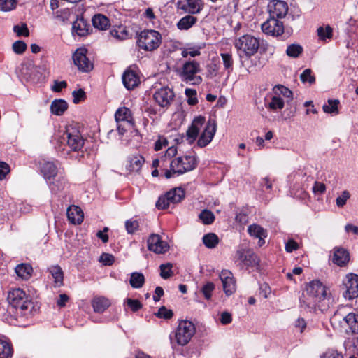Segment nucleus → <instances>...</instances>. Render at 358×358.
I'll list each match as a JSON object with an SVG mask.
<instances>
[{
    "label": "nucleus",
    "instance_id": "nucleus-38",
    "mask_svg": "<svg viewBox=\"0 0 358 358\" xmlns=\"http://www.w3.org/2000/svg\"><path fill=\"white\" fill-rule=\"evenodd\" d=\"M346 324L352 334H358V314L348 312Z\"/></svg>",
    "mask_w": 358,
    "mask_h": 358
},
{
    "label": "nucleus",
    "instance_id": "nucleus-18",
    "mask_svg": "<svg viewBox=\"0 0 358 358\" xmlns=\"http://www.w3.org/2000/svg\"><path fill=\"white\" fill-rule=\"evenodd\" d=\"M215 132V122L214 120L210 119L208 122V124L199 137L197 144L200 147H204L207 144H208Z\"/></svg>",
    "mask_w": 358,
    "mask_h": 358
},
{
    "label": "nucleus",
    "instance_id": "nucleus-36",
    "mask_svg": "<svg viewBox=\"0 0 358 358\" xmlns=\"http://www.w3.org/2000/svg\"><path fill=\"white\" fill-rule=\"evenodd\" d=\"M87 27V22L83 19L78 20L73 24V31L80 36H84L88 34Z\"/></svg>",
    "mask_w": 358,
    "mask_h": 358
},
{
    "label": "nucleus",
    "instance_id": "nucleus-23",
    "mask_svg": "<svg viewBox=\"0 0 358 358\" xmlns=\"http://www.w3.org/2000/svg\"><path fill=\"white\" fill-rule=\"evenodd\" d=\"M350 260L348 252L343 248H335L332 257V262L338 266H345Z\"/></svg>",
    "mask_w": 358,
    "mask_h": 358
},
{
    "label": "nucleus",
    "instance_id": "nucleus-48",
    "mask_svg": "<svg viewBox=\"0 0 358 358\" xmlns=\"http://www.w3.org/2000/svg\"><path fill=\"white\" fill-rule=\"evenodd\" d=\"M317 34L320 38L322 40H325L326 38H331L332 29L329 25H327L325 28L320 27L317 29Z\"/></svg>",
    "mask_w": 358,
    "mask_h": 358
},
{
    "label": "nucleus",
    "instance_id": "nucleus-33",
    "mask_svg": "<svg viewBox=\"0 0 358 358\" xmlns=\"http://www.w3.org/2000/svg\"><path fill=\"white\" fill-rule=\"evenodd\" d=\"M41 172L46 179H50L57 175V169L54 163L45 162L42 164Z\"/></svg>",
    "mask_w": 358,
    "mask_h": 358
},
{
    "label": "nucleus",
    "instance_id": "nucleus-5",
    "mask_svg": "<svg viewBox=\"0 0 358 358\" xmlns=\"http://www.w3.org/2000/svg\"><path fill=\"white\" fill-rule=\"evenodd\" d=\"M235 47L247 57L254 55L259 48V39L250 34H245L235 41Z\"/></svg>",
    "mask_w": 358,
    "mask_h": 358
},
{
    "label": "nucleus",
    "instance_id": "nucleus-59",
    "mask_svg": "<svg viewBox=\"0 0 358 358\" xmlns=\"http://www.w3.org/2000/svg\"><path fill=\"white\" fill-rule=\"evenodd\" d=\"M13 30L18 36H28L29 34V31L26 24H22V26L15 25Z\"/></svg>",
    "mask_w": 358,
    "mask_h": 358
},
{
    "label": "nucleus",
    "instance_id": "nucleus-15",
    "mask_svg": "<svg viewBox=\"0 0 358 358\" xmlns=\"http://www.w3.org/2000/svg\"><path fill=\"white\" fill-rule=\"evenodd\" d=\"M268 10L270 17L275 19L282 18L286 16L288 12V6L284 1L272 0L268 5Z\"/></svg>",
    "mask_w": 358,
    "mask_h": 358
},
{
    "label": "nucleus",
    "instance_id": "nucleus-30",
    "mask_svg": "<svg viewBox=\"0 0 358 358\" xmlns=\"http://www.w3.org/2000/svg\"><path fill=\"white\" fill-rule=\"evenodd\" d=\"M166 195L168 197V201L171 203H178L180 202L185 197V192L182 188L178 187L168 192Z\"/></svg>",
    "mask_w": 358,
    "mask_h": 358
},
{
    "label": "nucleus",
    "instance_id": "nucleus-55",
    "mask_svg": "<svg viewBox=\"0 0 358 358\" xmlns=\"http://www.w3.org/2000/svg\"><path fill=\"white\" fill-rule=\"evenodd\" d=\"M350 197V194L348 191L345 190L342 192L341 196H338L336 199V203L338 207L342 208L343 207L348 199Z\"/></svg>",
    "mask_w": 358,
    "mask_h": 358
},
{
    "label": "nucleus",
    "instance_id": "nucleus-22",
    "mask_svg": "<svg viewBox=\"0 0 358 358\" xmlns=\"http://www.w3.org/2000/svg\"><path fill=\"white\" fill-rule=\"evenodd\" d=\"M115 117L117 123L124 122H126L129 127H133L135 124L131 112L127 107L120 108L116 111Z\"/></svg>",
    "mask_w": 358,
    "mask_h": 358
},
{
    "label": "nucleus",
    "instance_id": "nucleus-62",
    "mask_svg": "<svg viewBox=\"0 0 358 358\" xmlns=\"http://www.w3.org/2000/svg\"><path fill=\"white\" fill-rule=\"evenodd\" d=\"M9 172V165L4 162H0V180H3Z\"/></svg>",
    "mask_w": 358,
    "mask_h": 358
},
{
    "label": "nucleus",
    "instance_id": "nucleus-61",
    "mask_svg": "<svg viewBox=\"0 0 358 358\" xmlns=\"http://www.w3.org/2000/svg\"><path fill=\"white\" fill-rule=\"evenodd\" d=\"M167 199L168 197L166 194L164 196L159 197L156 203V207L159 209L167 208L170 205L169 201Z\"/></svg>",
    "mask_w": 358,
    "mask_h": 358
},
{
    "label": "nucleus",
    "instance_id": "nucleus-10",
    "mask_svg": "<svg viewBox=\"0 0 358 358\" xmlns=\"http://www.w3.org/2000/svg\"><path fill=\"white\" fill-rule=\"evenodd\" d=\"M87 49L78 48L73 55L74 64L83 72H89L93 69V64L87 57Z\"/></svg>",
    "mask_w": 358,
    "mask_h": 358
},
{
    "label": "nucleus",
    "instance_id": "nucleus-41",
    "mask_svg": "<svg viewBox=\"0 0 358 358\" xmlns=\"http://www.w3.org/2000/svg\"><path fill=\"white\" fill-rule=\"evenodd\" d=\"M203 243L207 248H214L219 243V238L216 234L209 233L203 237Z\"/></svg>",
    "mask_w": 358,
    "mask_h": 358
},
{
    "label": "nucleus",
    "instance_id": "nucleus-9",
    "mask_svg": "<svg viewBox=\"0 0 358 358\" xmlns=\"http://www.w3.org/2000/svg\"><path fill=\"white\" fill-rule=\"evenodd\" d=\"M236 258L247 267L259 265V259L255 252L250 248H239L236 251Z\"/></svg>",
    "mask_w": 358,
    "mask_h": 358
},
{
    "label": "nucleus",
    "instance_id": "nucleus-44",
    "mask_svg": "<svg viewBox=\"0 0 358 358\" xmlns=\"http://www.w3.org/2000/svg\"><path fill=\"white\" fill-rule=\"evenodd\" d=\"M199 218L201 220L202 223L208 225L212 224L215 220L214 214L208 210H203L199 215Z\"/></svg>",
    "mask_w": 358,
    "mask_h": 358
},
{
    "label": "nucleus",
    "instance_id": "nucleus-43",
    "mask_svg": "<svg viewBox=\"0 0 358 358\" xmlns=\"http://www.w3.org/2000/svg\"><path fill=\"white\" fill-rule=\"evenodd\" d=\"M303 52V48L299 44H291L287 46L286 54L293 58L299 57Z\"/></svg>",
    "mask_w": 358,
    "mask_h": 358
},
{
    "label": "nucleus",
    "instance_id": "nucleus-60",
    "mask_svg": "<svg viewBox=\"0 0 358 358\" xmlns=\"http://www.w3.org/2000/svg\"><path fill=\"white\" fill-rule=\"evenodd\" d=\"M73 97V103H78L80 101L84 100L85 99V92L83 90L79 89L76 91H73L72 93Z\"/></svg>",
    "mask_w": 358,
    "mask_h": 358
},
{
    "label": "nucleus",
    "instance_id": "nucleus-64",
    "mask_svg": "<svg viewBox=\"0 0 358 358\" xmlns=\"http://www.w3.org/2000/svg\"><path fill=\"white\" fill-rule=\"evenodd\" d=\"M321 358H342V356L337 351L329 350L324 352Z\"/></svg>",
    "mask_w": 358,
    "mask_h": 358
},
{
    "label": "nucleus",
    "instance_id": "nucleus-7",
    "mask_svg": "<svg viewBox=\"0 0 358 358\" xmlns=\"http://www.w3.org/2000/svg\"><path fill=\"white\" fill-rule=\"evenodd\" d=\"M195 334L193 323L188 320L181 321L176 331V339L179 345H185L189 343Z\"/></svg>",
    "mask_w": 358,
    "mask_h": 358
},
{
    "label": "nucleus",
    "instance_id": "nucleus-1",
    "mask_svg": "<svg viewBox=\"0 0 358 358\" xmlns=\"http://www.w3.org/2000/svg\"><path fill=\"white\" fill-rule=\"evenodd\" d=\"M333 302L331 294L327 288L318 280H313L306 287L302 294L301 303L306 308L322 312L327 310Z\"/></svg>",
    "mask_w": 358,
    "mask_h": 358
},
{
    "label": "nucleus",
    "instance_id": "nucleus-4",
    "mask_svg": "<svg viewBox=\"0 0 358 358\" xmlns=\"http://www.w3.org/2000/svg\"><path fill=\"white\" fill-rule=\"evenodd\" d=\"M162 35L155 30L147 29L140 32L136 43L139 48L148 52L157 50L162 43Z\"/></svg>",
    "mask_w": 358,
    "mask_h": 358
},
{
    "label": "nucleus",
    "instance_id": "nucleus-42",
    "mask_svg": "<svg viewBox=\"0 0 358 358\" xmlns=\"http://www.w3.org/2000/svg\"><path fill=\"white\" fill-rule=\"evenodd\" d=\"M285 102L282 99L274 94L271 98V101L268 103L266 108L272 110H281L283 108Z\"/></svg>",
    "mask_w": 358,
    "mask_h": 358
},
{
    "label": "nucleus",
    "instance_id": "nucleus-2",
    "mask_svg": "<svg viewBox=\"0 0 358 358\" xmlns=\"http://www.w3.org/2000/svg\"><path fill=\"white\" fill-rule=\"evenodd\" d=\"M196 164L197 161L194 156L177 157L169 162L170 169H164V177L169 179L175 174L180 175L190 171L196 168Z\"/></svg>",
    "mask_w": 358,
    "mask_h": 358
},
{
    "label": "nucleus",
    "instance_id": "nucleus-16",
    "mask_svg": "<svg viewBox=\"0 0 358 358\" xmlns=\"http://www.w3.org/2000/svg\"><path fill=\"white\" fill-rule=\"evenodd\" d=\"M67 144L73 151L80 150L84 145V139L79 131L74 128L67 129L66 131Z\"/></svg>",
    "mask_w": 358,
    "mask_h": 358
},
{
    "label": "nucleus",
    "instance_id": "nucleus-49",
    "mask_svg": "<svg viewBox=\"0 0 358 358\" xmlns=\"http://www.w3.org/2000/svg\"><path fill=\"white\" fill-rule=\"evenodd\" d=\"M17 5V0H0V10L10 11L14 9Z\"/></svg>",
    "mask_w": 358,
    "mask_h": 358
},
{
    "label": "nucleus",
    "instance_id": "nucleus-32",
    "mask_svg": "<svg viewBox=\"0 0 358 358\" xmlns=\"http://www.w3.org/2000/svg\"><path fill=\"white\" fill-rule=\"evenodd\" d=\"M197 22V17L192 15H187L182 17L177 23V27L180 30H187L194 26Z\"/></svg>",
    "mask_w": 358,
    "mask_h": 358
},
{
    "label": "nucleus",
    "instance_id": "nucleus-53",
    "mask_svg": "<svg viewBox=\"0 0 358 358\" xmlns=\"http://www.w3.org/2000/svg\"><path fill=\"white\" fill-rule=\"evenodd\" d=\"M139 227V224L137 220H129L125 222V228L128 234L135 233Z\"/></svg>",
    "mask_w": 358,
    "mask_h": 358
},
{
    "label": "nucleus",
    "instance_id": "nucleus-51",
    "mask_svg": "<svg viewBox=\"0 0 358 358\" xmlns=\"http://www.w3.org/2000/svg\"><path fill=\"white\" fill-rule=\"evenodd\" d=\"M185 95L187 96L189 105L194 106L197 103L196 91L193 89H186Z\"/></svg>",
    "mask_w": 358,
    "mask_h": 358
},
{
    "label": "nucleus",
    "instance_id": "nucleus-37",
    "mask_svg": "<svg viewBox=\"0 0 358 358\" xmlns=\"http://www.w3.org/2000/svg\"><path fill=\"white\" fill-rule=\"evenodd\" d=\"M110 34L119 40H124L129 36V32L127 28L122 25L114 28L110 31Z\"/></svg>",
    "mask_w": 358,
    "mask_h": 358
},
{
    "label": "nucleus",
    "instance_id": "nucleus-26",
    "mask_svg": "<svg viewBox=\"0 0 358 358\" xmlns=\"http://www.w3.org/2000/svg\"><path fill=\"white\" fill-rule=\"evenodd\" d=\"M92 304L94 312L103 313L110 306V301L104 296H96L94 297L92 301Z\"/></svg>",
    "mask_w": 358,
    "mask_h": 358
},
{
    "label": "nucleus",
    "instance_id": "nucleus-58",
    "mask_svg": "<svg viewBox=\"0 0 358 358\" xmlns=\"http://www.w3.org/2000/svg\"><path fill=\"white\" fill-rule=\"evenodd\" d=\"M125 303L133 312H136L142 308L141 303L137 299H127Z\"/></svg>",
    "mask_w": 358,
    "mask_h": 358
},
{
    "label": "nucleus",
    "instance_id": "nucleus-25",
    "mask_svg": "<svg viewBox=\"0 0 358 358\" xmlns=\"http://www.w3.org/2000/svg\"><path fill=\"white\" fill-rule=\"evenodd\" d=\"M144 162L145 159L141 155L129 157L127 169L129 172H138Z\"/></svg>",
    "mask_w": 358,
    "mask_h": 358
},
{
    "label": "nucleus",
    "instance_id": "nucleus-20",
    "mask_svg": "<svg viewBox=\"0 0 358 358\" xmlns=\"http://www.w3.org/2000/svg\"><path fill=\"white\" fill-rule=\"evenodd\" d=\"M205 117L201 115L194 119L191 126L187 131V136L189 139L190 143L197 138L201 128L205 123Z\"/></svg>",
    "mask_w": 358,
    "mask_h": 358
},
{
    "label": "nucleus",
    "instance_id": "nucleus-56",
    "mask_svg": "<svg viewBox=\"0 0 358 358\" xmlns=\"http://www.w3.org/2000/svg\"><path fill=\"white\" fill-rule=\"evenodd\" d=\"M99 261L106 266H110L115 262V257L113 255L103 252L99 257Z\"/></svg>",
    "mask_w": 358,
    "mask_h": 358
},
{
    "label": "nucleus",
    "instance_id": "nucleus-39",
    "mask_svg": "<svg viewBox=\"0 0 358 358\" xmlns=\"http://www.w3.org/2000/svg\"><path fill=\"white\" fill-rule=\"evenodd\" d=\"M273 92L276 96L280 97V96H283L287 98V102H289L292 99V92L288 89L287 87L283 85H276L273 87Z\"/></svg>",
    "mask_w": 358,
    "mask_h": 358
},
{
    "label": "nucleus",
    "instance_id": "nucleus-14",
    "mask_svg": "<svg viewBox=\"0 0 358 358\" xmlns=\"http://www.w3.org/2000/svg\"><path fill=\"white\" fill-rule=\"evenodd\" d=\"M203 6L202 0H180L177 3L178 9L191 15L199 13Z\"/></svg>",
    "mask_w": 358,
    "mask_h": 358
},
{
    "label": "nucleus",
    "instance_id": "nucleus-47",
    "mask_svg": "<svg viewBox=\"0 0 358 358\" xmlns=\"http://www.w3.org/2000/svg\"><path fill=\"white\" fill-rule=\"evenodd\" d=\"M177 154V149L174 146H171L167 149L166 153L162 157V166H166L169 164L171 159Z\"/></svg>",
    "mask_w": 358,
    "mask_h": 358
},
{
    "label": "nucleus",
    "instance_id": "nucleus-11",
    "mask_svg": "<svg viewBox=\"0 0 358 358\" xmlns=\"http://www.w3.org/2000/svg\"><path fill=\"white\" fill-rule=\"evenodd\" d=\"M175 94L168 87H162L157 90L153 94L156 103L162 108H168L174 100Z\"/></svg>",
    "mask_w": 358,
    "mask_h": 358
},
{
    "label": "nucleus",
    "instance_id": "nucleus-17",
    "mask_svg": "<svg viewBox=\"0 0 358 358\" xmlns=\"http://www.w3.org/2000/svg\"><path fill=\"white\" fill-rule=\"evenodd\" d=\"M348 306H340L331 317V324L334 329H338L343 327V324H346V319L348 315Z\"/></svg>",
    "mask_w": 358,
    "mask_h": 358
},
{
    "label": "nucleus",
    "instance_id": "nucleus-50",
    "mask_svg": "<svg viewBox=\"0 0 358 358\" xmlns=\"http://www.w3.org/2000/svg\"><path fill=\"white\" fill-rule=\"evenodd\" d=\"M300 79L303 83L308 82L313 84L315 82V78L312 75V71L310 69H305L300 76Z\"/></svg>",
    "mask_w": 358,
    "mask_h": 358
},
{
    "label": "nucleus",
    "instance_id": "nucleus-35",
    "mask_svg": "<svg viewBox=\"0 0 358 358\" xmlns=\"http://www.w3.org/2000/svg\"><path fill=\"white\" fill-rule=\"evenodd\" d=\"M145 283V277L143 273L134 272L131 274L129 284L134 289L141 288Z\"/></svg>",
    "mask_w": 358,
    "mask_h": 358
},
{
    "label": "nucleus",
    "instance_id": "nucleus-13",
    "mask_svg": "<svg viewBox=\"0 0 358 358\" xmlns=\"http://www.w3.org/2000/svg\"><path fill=\"white\" fill-rule=\"evenodd\" d=\"M147 242L148 250L156 254H164L169 249L167 242L162 241L159 234H152Z\"/></svg>",
    "mask_w": 358,
    "mask_h": 358
},
{
    "label": "nucleus",
    "instance_id": "nucleus-24",
    "mask_svg": "<svg viewBox=\"0 0 358 358\" xmlns=\"http://www.w3.org/2000/svg\"><path fill=\"white\" fill-rule=\"evenodd\" d=\"M67 217L73 224H80L83 220V213L77 206H69L67 209Z\"/></svg>",
    "mask_w": 358,
    "mask_h": 358
},
{
    "label": "nucleus",
    "instance_id": "nucleus-8",
    "mask_svg": "<svg viewBox=\"0 0 358 358\" xmlns=\"http://www.w3.org/2000/svg\"><path fill=\"white\" fill-rule=\"evenodd\" d=\"M343 286L345 289L344 297L353 299L358 297V275L348 273L343 280Z\"/></svg>",
    "mask_w": 358,
    "mask_h": 358
},
{
    "label": "nucleus",
    "instance_id": "nucleus-27",
    "mask_svg": "<svg viewBox=\"0 0 358 358\" xmlns=\"http://www.w3.org/2000/svg\"><path fill=\"white\" fill-rule=\"evenodd\" d=\"M92 24L100 30H106L110 25L109 19L103 14L95 15L92 18Z\"/></svg>",
    "mask_w": 358,
    "mask_h": 358
},
{
    "label": "nucleus",
    "instance_id": "nucleus-46",
    "mask_svg": "<svg viewBox=\"0 0 358 358\" xmlns=\"http://www.w3.org/2000/svg\"><path fill=\"white\" fill-rule=\"evenodd\" d=\"M172 268L173 265L171 263L161 264L159 266L160 276L163 279H168L171 278L173 275Z\"/></svg>",
    "mask_w": 358,
    "mask_h": 358
},
{
    "label": "nucleus",
    "instance_id": "nucleus-28",
    "mask_svg": "<svg viewBox=\"0 0 358 358\" xmlns=\"http://www.w3.org/2000/svg\"><path fill=\"white\" fill-rule=\"evenodd\" d=\"M68 109V103L63 99H55L50 105L51 113L55 115H62Z\"/></svg>",
    "mask_w": 358,
    "mask_h": 358
},
{
    "label": "nucleus",
    "instance_id": "nucleus-54",
    "mask_svg": "<svg viewBox=\"0 0 358 358\" xmlns=\"http://www.w3.org/2000/svg\"><path fill=\"white\" fill-rule=\"evenodd\" d=\"M215 289V285L213 282H208L204 285L201 289V292L206 299L208 300L211 297V294Z\"/></svg>",
    "mask_w": 358,
    "mask_h": 358
},
{
    "label": "nucleus",
    "instance_id": "nucleus-3",
    "mask_svg": "<svg viewBox=\"0 0 358 358\" xmlns=\"http://www.w3.org/2000/svg\"><path fill=\"white\" fill-rule=\"evenodd\" d=\"M7 300L10 306L20 309L22 314L27 315L34 308L30 297L20 288H15L8 292Z\"/></svg>",
    "mask_w": 358,
    "mask_h": 358
},
{
    "label": "nucleus",
    "instance_id": "nucleus-31",
    "mask_svg": "<svg viewBox=\"0 0 358 358\" xmlns=\"http://www.w3.org/2000/svg\"><path fill=\"white\" fill-rule=\"evenodd\" d=\"M15 270L17 275L23 280L30 278L33 272V268L29 264H19L16 266Z\"/></svg>",
    "mask_w": 358,
    "mask_h": 358
},
{
    "label": "nucleus",
    "instance_id": "nucleus-21",
    "mask_svg": "<svg viewBox=\"0 0 358 358\" xmlns=\"http://www.w3.org/2000/svg\"><path fill=\"white\" fill-rule=\"evenodd\" d=\"M248 232L250 236L259 238L258 245L262 247L265 243L264 238L267 236V231L260 225L250 224L248 228Z\"/></svg>",
    "mask_w": 358,
    "mask_h": 358
},
{
    "label": "nucleus",
    "instance_id": "nucleus-6",
    "mask_svg": "<svg viewBox=\"0 0 358 358\" xmlns=\"http://www.w3.org/2000/svg\"><path fill=\"white\" fill-rule=\"evenodd\" d=\"M200 65L195 61L186 62L182 68L181 78L187 83L199 85L201 83L202 78L196 73L200 72Z\"/></svg>",
    "mask_w": 358,
    "mask_h": 358
},
{
    "label": "nucleus",
    "instance_id": "nucleus-63",
    "mask_svg": "<svg viewBox=\"0 0 358 358\" xmlns=\"http://www.w3.org/2000/svg\"><path fill=\"white\" fill-rule=\"evenodd\" d=\"M326 190V186L324 183L315 182L313 187V192L315 194H323Z\"/></svg>",
    "mask_w": 358,
    "mask_h": 358
},
{
    "label": "nucleus",
    "instance_id": "nucleus-40",
    "mask_svg": "<svg viewBox=\"0 0 358 358\" xmlns=\"http://www.w3.org/2000/svg\"><path fill=\"white\" fill-rule=\"evenodd\" d=\"M12 354L11 345L6 341L0 340V358H10Z\"/></svg>",
    "mask_w": 358,
    "mask_h": 358
},
{
    "label": "nucleus",
    "instance_id": "nucleus-57",
    "mask_svg": "<svg viewBox=\"0 0 358 358\" xmlns=\"http://www.w3.org/2000/svg\"><path fill=\"white\" fill-rule=\"evenodd\" d=\"M27 49V44L22 41H17L13 44V50L18 55L22 54Z\"/></svg>",
    "mask_w": 358,
    "mask_h": 358
},
{
    "label": "nucleus",
    "instance_id": "nucleus-52",
    "mask_svg": "<svg viewBox=\"0 0 358 358\" xmlns=\"http://www.w3.org/2000/svg\"><path fill=\"white\" fill-rule=\"evenodd\" d=\"M155 315L159 318L171 319L173 315V313L171 310L167 309L165 306H162L159 308Z\"/></svg>",
    "mask_w": 358,
    "mask_h": 358
},
{
    "label": "nucleus",
    "instance_id": "nucleus-45",
    "mask_svg": "<svg viewBox=\"0 0 358 358\" xmlns=\"http://www.w3.org/2000/svg\"><path fill=\"white\" fill-rule=\"evenodd\" d=\"M339 101L338 99H329L328 103L323 106V110L327 113H338V105Z\"/></svg>",
    "mask_w": 358,
    "mask_h": 358
},
{
    "label": "nucleus",
    "instance_id": "nucleus-19",
    "mask_svg": "<svg viewBox=\"0 0 358 358\" xmlns=\"http://www.w3.org/2000/svg\"><path fill=\"white\" fill-rule=\"evenodd\" d=\"M122 82L127 89L132 90L138 85L140 78L137 73L129 68L123 73Z\"/></svg>",
    "mask_w": 358,
    "mask_h": 358
},
{
    "label": "nucleus",
    "instance_id": "nucleus-12",
    "mask_svg": "<svg viewBox=\"0 0 358 358\" xmlns=\"http://www.w3.org/2000/svg\"><path fill=\"white\" fill-rule=\"evenodd\" d=\"M262 30L267 35L278 36L284 32V27L282 22L278 19L270 17L262 24Z\"/></svg>",
    "mask_w": 358,
    "mask_h": 358
},
{
    "label": "nucleus",
    "instance_id": "nucleus-29",
    "mask_svg": "<svg viewBox=\"0 0 358 358\" xmlns=\"http://www.w3.org/2000/svg\"><path fill=\"white\" fill-rule=\"evenodd\" d=\"M236 290V282L231 271H225V295H231Z\"/></svg>",
    "mask_w": 358,
    "mask_h": 358
},
{
    "label": "nucleus",
    "instance_id": "nucleus-34",
    "mask_svg": "<svg viewBox=\"0 0 358 358\" xmlns=\"http://www.w3.org/2000/svg\"><path fill=\"white\" fill-rule=\"evenodd\" d=\"M49 271L54 278L55 286H62L63 285L64 273L61 267L59 266H52L49 268Z\"/></svg>",
    "mask_w": 358,
    "mask_h": 358
}]
</instances>
